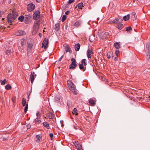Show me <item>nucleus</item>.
<instances>
[{"mask_svg": "<svg viewBox=\"0 0 150 150\" xmlns=\"http://www.w3.org/2000/svg\"><path fill=\"white\" fill-rule=\"evenodd\" d=\"M17 13L15 11H13L12 13H9L7 16V20L8 23H11L17 18Z\"/></svg>", "mask_w": 150, "mask_h": 150, "instance_id": "obj_1", "label": "nucleus"}, {"mask_svg": "<svg viewBox=\"0 0 150 150\" xmlns=\"http://www.w3.org/2000/svg\"><path fill=\"white\" fill-rule=\"evenodd\" d=\"M26 43V40L24 38H22L18 42V47L21 52L23 51V49Z\"/></svg>", "mask_w": 150, "mask_h": 150, "instance_id": "obj_2", "label": "nucleus"}, {"mask_svg": "<svg viewBox=\"0 0 150 150\" xmlns=\"http://www.w3.org/2000/svg\"><path fill=\"white\" fill-rule=\"evenodd\" d=\"M86 60L85 59H83L81 61V64H79V68L81 70L84 71L86 69Z\"/></svg>", "mask_w": 150, "mask_h": 150, "instance_id": "obj_3", "label": "nucleus"}, {"mask_svg": "<svg viewBox=\"0 0 150 150\" xmlns=\"http://www.w3.org/2000/svg\"><path fill=\"white\" fill-rule=\"evenodd\" d=\"M71 61L72 62L69 66V69H73L76 68L77 66V65L76 63V60L75 59L72 58L71 59Z\"/></svg>", "mask_w": 150, "mask_h": 150, "instance_id": "obj_4", "label": "nucleus"}, {"mask_svg": "<svg viewBox=\"0 0 150 150\" xmlns=\"http://www.w3.org/2000/svg\"><path fill=\"white\" fill-rule=\"evenodd\" d=\"M31 16L29 15H25L24 17V22L26 24H28L31 22Z\"/></svg>", "mask_w": 150, "mask_h": 150, "instance_id": "obj_5", "label": "nucleus"}, {"mask_svg": "<svg viewBox=\"0 0 150 150\" xmlns=\"http://www.w3.org/2000/svg\"><path fill=\"white\" fill-rule=\"evenodd\" d=\"M13 52V50L12 49L6 50L5 52V54L4 55V57H6V58L8 57H9Z\"/></svg>", "mask_w": 150, "mask_h": 150, "instance_id": "obj_6", "label": "nucleus"}, {"mask_svg": "<svg viewBox=\"0 0 150 150\" xmlns=\"http://www.w3.org/2000/svg\"><path fill=\"white\" fill-rule=\"evenodd\" d=\"M27 10L28 11L31 12L34 10L35 8V5L32 3L28 4L27 6Z\"/></svg>", "mask_w": 150, "mask_h": 150, "instance_id": "obj_7", "label": "nucleus"}, {"mask_svg": "<svg viewBox=\"0 0 150 150\" xmlns=\"http://www.w3.org/2000/svg\"><path fill=\"white\" fill-rule=\"evenodd\" d=\"M103 33H100L99 34V36L102 39H106L109 37V32H105Z\"/></svg>", "mask_w": 150, "mask_h": 150, "instance_id": "obj_8", "label": "nucleus"}, {"mask_svg": "<svg viewBox=\"0 0 150 150\" xmlns=\"http://www.w3.org/2000/svg\"><path fill=\"white\" fill-rule=\"evenodd\" d=\"M40 16V12L39 10L35 11L33 15V17L34 19L37 20L38 19Z\"/></svg>", "mask_w": 150, "mask_h": 150, "instance_id": "obj_9", "label": "nucleus"}, {"mask_svg": "<svg viewBox=\"0 0 150 150\" xmlns=\"http://www.w3.org/2000/svg\"><path fill=\"white\" fill-rule=\"evenodd\" d=\"M49 40H48L45 38L44 39L42 45V47H44V49H46L48 46Z\"/></svg>", "mask_w": 150, "mask_h": 150, "instance_id": "obj_10", "label": "nucleus"}, {"mask_svg": "<svg viewBox=\"0 0 150 150\" xmlns=\"http://www.w3.org/2000/svg\"><path fill=\"white\" fill-rule=\"evenodd\" d=\"M39 21H36L35 22L33 26V30L35 32V33H37L39 28Z\"/></svg>", "mask_w": 150, "mask_h": 150, "instance_id": "obj_11", "label": "nucleus"}, {"mask_svg": "<svg viewBox=\"0 0 150 150\" xmlns=\"http://www.w3.org/2000/svg\"><path fill=\"white\" fill-rule=\"evenodd\" d=\"M67 84L68 87L70 90L73 91L74 90V89L75 88V87L74 86V84L70 80L68 81Z\"/></svg>", "mask_w": 150, "mask_h": 150, "instance_id": "obj_12", "label": "nucleus"}, {"mask_svg": "<svg viewBox=\"0 0 150 150\" xmlns=\"http://www.w3.org/2000/svg\"><path fill=\"white\" fill-rule=\"evenodd\" d=\"M26 33L25 31L22 30H19L15 33V35L16 36L24 35Z\"/></svg>", "mask_w": 150, "mask_h": 150, "instance_id": "obj_13", "label": "nucleus"}, {"mask_svg": "<svg viewBox=\"0 0 150 150\" xmlns=\"http://www.w3.org/2000/svg\"><path fill=\"white\" fill-rule=\"evenodd\" d=\"M36 74H35L34 72H32L30 75V78L31 83H32L34 81V78L36 76Z\"/></svg>", "mask_w": 150, "mask_h": 150, "instance_id": "obj_14", "label": "nucleus"}, {"mask_svg": "<svg viewBox=\"0 0 150 150\" xmlns=\"http://www.w3.org/2000/svg\"><path fill=\"white\" fill-rule=\"evenodd\" d=\"M36 142L37 143H39L41 139V134L37 135L36 136Z\"/></svg>", "mask_w": 150, "mask_h": 150, "instance_id": "obj_15", "label": "nucleus"}, {"mask_svg": "<svg viewBox=\"0 0 150 150\" xmlns=\"http://www.w3.org/2000/svg\"><path fill=\"white\" fill-rule=\"evenodd\" d=\"M60 24L59 23L56 24L55 26L54 29L57 31H58L60 28Z\"/></svg>", "mask_w": 150, "mask_h": 150, "instance_id": "obj_16", "label": "nucleus"}, {"mask_svg": "<svg viewBox=\"0 0 150 150\" xmlns=\"http://www.w3.org/2000/svg\"><path fill=\"white\" fill-rule=\"evenodd\" d=\"M114 46L117 49H119L120 48V45L118 42H115L114 44Z\"/></svg>", "mask_w": 150, "mask_h": 150, "instance_id": "obj_17", "label": "nucleus"}, {"mask_svg": "<svg viewBox=\"0 0 150 150\" xmlns=\"http://www.w3.org/2000/svg\"><path fill=\"white\" fill-rule=\"evenodd\" d=\"M88 103L93 106L95 105L96 103L95 101L92 98H90L88 100Z\"/></svg>", "mask_w": 150, "mask_h": 150, "instance_id": "obj_18", "label": "nucleus"}, {"mask_svg": "<svg viewBox=\"0 0 150 150\" xmlns=\"http://www.w3.org/2000/svg\"><path fill=\"white\" fill-rule=\"evenodd\" d=\"M75 146L78 149H82V145L79 144L77 143L76 142H75Z\"/></svg>", "mask_w": 150, "mask_h": 150, "instance_id": "obj_19", "label": "nucleus"}, {"mask_svg": "<svg viewBox=\"0 0 150 150\" xmlns=\"http://www.w3.org/2000/svg\"><path fill=\"white\" fill-rule=\"evenodd\" d=\"M92 52L91 51V50L89 49H88L87 51V57L88 58H91V53H92Z\"/></svg>", "mask_w": 150, "mask_h": 150, "instance_id": "obj_20", "label": "nucleus"}, {"mask_svg": "<svg viewBox=\"0 0 150 150\" xmlns=\"http://www.w3.org/2000/svg\"><path fill=\"white\" fill-rule=\"evenodd\" d=\"M80 47V45L79 43H77L74 46L75 50L76 51H78Z\"/></svg>", "mask_w": 150, "mask_h": 150, "instance_id": "obj_21", "label": "nucleus"}, {"mask_svg": "<svg viewBox=\"0 0 150 150\" xmlns=\"http://www.w3.org/2000/svg\"><path fill=\"white\" fill-rule=\"evenodd\" d=\"M81 23V21L80 20H78L75 22L74 25L77 27H78L80 25Z\"/></svg>", "mask_w": 150, "mask_h": 150, "instance_id": "obj_22", "label": "nucleus"}, {"mask_svg": "<svg viewBox=\"0 0 150 150\" xmlns=\"http://www.w3.org/2000/svg\"><path fill=\"white\" fill-rule=\"evenodd\" d=\"M47 116L49 119H52L53 118L54 115L52 112H49L47 114Z\"/></svg>", "mask_w": 150, "mask_h": 150, "instance_id": "obj_23", "label": "nucleus"}, {"mask_svg": "<svg viewBox=\"0 0 150 150\" xmlns=\"http://www.w3.org/2000/svg\"><path fill=\"white\" fill-rule=\"evenodd\" d=\"M73 114L75 115H78V113L77 112V110L76 108H74L72 112Z\"/></svg>", "mask_w": 150, "mask_h": 150, "instance_id": "obj_24", "label": "nucleus"}, {"mask_svg": "<svg viewBox=\"0 0 150 150\" xmlns=\"http://www.w3.org/2000/svg\"><path fill=\"white\" fill-rule=\"evenodd\" d=\"M65 50L67 52H69L70 53H71V48L68 45H67L66 47H65Z\"/></svg>", "mask_w": 150, "mask_h": 150, "instance_id": "obj_25", "label": "nucleus"}, {"mask_svg": "<svg viewBox=\"0 0 150 150\" xmlns=\"http://www.w3.org/2000/svg\"><path fill=\"white\" fill-rule=\"evenodd\" d=\"M42 124L43 125L46 127L47 129H49L50 128L49 124L47 122H43Z\"/></svg>", "mask_w": 150, "mask_h": 150, "instance_id": "obj_26", "label": "nucleus"}, {"mask_svg": "<svg viewBox=\"0 0 150 150\" xmlns=\"http://www.w3.org/2000/svg\"><path fill=\"white\" fill-rule=\"evenodd\" d=\"M107 58L108 59H111L112 58V54L110 52H108L107 53Z\"/></svg>", "mask_w": 150, "mask_h": 150, "instance_id": "obj_27", "label": "nucleus"}, {"mask_svg": "<svg viewBox=\"0 0 150 150\" xmlns=\"http://www.w3.org/2000/svg\"><path fill=\"white\" fill-rule=\"evenodd\" d=\"M129 18V15L128 14L126 16L123 17V19L125 21L128 20Z\"/></svg>", "mask_w": 150, "mask_h": 150, "instance_id": "obj_28", "label": "nucleus"}, {"mask_svg": "<svg viewBox=\"0 0 150 150\" xmlns=\"http://www.w3.org/2000/svg\"><path fill=\"white\" fill-rule=\"evenodd\" d=\"M22 105L23 106H24L26 105V99L23 98L22 99Z\"/></svg>", "mask_w": 150, "mask_h": 150, "instance_id": "obj_29", "label": "nucleus"}, {"mask_svg": "<svg viewBox=\"0 0 150 150\" xmlns=\"http://www.w3.org/2000/svg\"><path fill=\"white\" fill-rule=\"evenodd\" d=\"M123 27V25L122 23H120L117 26L119 29L121 30Z\"/></svg>", "mask_w": 150, "mask_h": 150, "instance_id": "obj_30", "label": "nucleus"}, {"mask_svg": "<svg viewBox=\"0 0 150 150\" xmlns=\"http://www.w3.org/2000/svg\"><path fill=\"white\" fill-rule=\"evenodd\" d=\"M77 6L79 8L82 9V7H83V3H80L78 4Z\"/></svg>", "mask_w": 150, "mask_h": 150, "instance_id": "obj_31", "label": "nucleus"}, {"mask_svg": "<svg viewBox=\"0 0 150 150\" xmlns=\"http://www.w3.org/2000/svg\"><path fill=\"white\" fill-rule=\"evenodd\" d=\"M0 82L1 85H4L7 82V81L6 79H5L3 81L2 80H0Z\"/></svg>", "mask_w": 150, "mask_h": 150, "instance_id": "obj_32", "label": "nucleus"}, {"mask_svg": "<svg viewBox=\"0 0 150 150\" xmlns=\"http://www.w3.org/2000/svg\"><path fill=\"white\" fill-rule=\"evenodd\" d=\"M5 88L7 90H10L11 88V87L9 84L6 85L5 86Z\"/></svg>", "mask_w": 150, "mask_h": 150, "instance_id": "obj_33", "label": "nucleus"}, {"mask_svg": "<svg viewBox=\"0 0 150 150\" xmlns=\"http://www.w3.org/2000/svg\"><path fill=\"white\" fill-rule=\"evenodd\" d=\"M24 17L23 16H21L18 18V20L21 21H22L24 20Z\"/></svg>", "mask_w": 150, "mask_h": 150, "instance_id": "obj_34", "label": "nucleus"}, {"mask_svg": "<svg viewBox=\"0 0 150 150\" xmlns=\"http://www.w3.org/2000/svg\"><path fill=\"white\" fill-rule=\"evenodd\" d=\"M11 100L13 102V104H14L16 103V97L15 96H13L11 99Z\"/></svg>", "mask_w": 150, "mask_h": 150, "instance_id": "obj_35", "label": "nucleus"}, {"mask_svg": "<svg viewBox=\"0 0 150 150\" xmlns=\"http://www.w3.org/2000/svg\"><path fill=\"white\" fill-rule=\"evenodd\" d=\"M28 47L29 48L31 49L33 47V45L31 43H28Z\"/></svg>", "mask_w": 150, "mask_h": 150, "instance_id": "obj_36", "label": "nucleus"}, {"mask_svg": "<svg viewBox=\"0 0 150 150\" xmlns=\"http://www.w3.org/2000/svg\"><path fill=\"white\" fill-rule=\"evenodd\" d=\"M28 107V104H26V105H25V107L24 109V112L25 113H26L27 112Z\"/></svg>", "mask_w": 150, "mask_h": 150, "instance_id": "obj_37", "label": "nucleus"}, {"mask_svg": "<svg viewBox=\"0 0 150 150\" xmlns=\"http://www.w3.org/2000/svg\"><path fill=\"white\" fill-rule=\"evenodd\" d=\"M119 53H120V51H119V50H118V49H117V50H116L115 51V54L117 57H119L118 54Z\"/></svg>", "mask_w": 150, "mask_h": 150, "instance_id": "obj_38", "label": "nucleus"}, {"mask_svg": "<svg viewBox=\"0 0 150 150\" xmlns=\"http://www.w3.org/2000/svg\"><path fill=\"white\" fill-rule=\"evenodd\" d=\"M67 18V16L66 15H63L62 19V21L63 22Z\"/></svg>", "mask_w": 150, "mask_h": 150, "instance_id": "obj_39", "label": "nucleus"}, {"mask_svg": "<svg viewBox=\"0 0 150 150\" xmlns=\"http://www.w3.org/2000/svg\"><path fill=\"white\" fill-rule=\"evenodd\" d=\"M146 50H150V43H148L146 45Z\"/></svg>", "mask_w": 150, "mask_h": 150, "instance_id": "obj_40", "label": "nucleus"}, {"mask_svg": "<svg viewBox=\"0 0 150 150\" xmlns=\"http://www.w3.org/2000/svg\"><path fill=\"white\" fill-rule=\"evenodd\" d=\"M36 115L37 116V118H40L41 116V115L39 112H37Z\"/></svg>", "mask_w": 150, "mask_h": 150, "instance_id": "obj_41", "label": "nucleus"}, {"mask_svg": "<svg viewBox=\"0 0 150 150\" xmlns=\"http://www.w3.org/2000/svg\"><path fill=\"white\" fill-rule=\"evenodd\" d=\"M71 91L73 92L74 94L75 95H76L78 94V92L77 91H76L75 88L74 89V90Z\"/></svg>", "mask_w": 150, "mask_h": 150, "instance_id": "obj_42", "label": "nucleus"}, {"mask_svg": "<svg viewBox=\"0 0 150 150\" xmlns=\"http://www.w3.org/2000/svg\"><path fill=\"white\" fill-rule=\"evenodd\" d=\"M132 30V28L131 27H127L126 28V31H129L130 30Z\"/></svg>", "mask_w": 150, "mask_h": 150, "instance_id": "obj_43", "label": "nucleus"}, {"mask_svg": "<svg viewBox=\"0 0 150 150\" xmlns=\"http://www.w3.org/2000/svg\"><path fill=\"white\" fill-rule=\"evenodd\" d=\"M147 56H149V57L150 56V50H147Z\"/></svg>", "mask_w": 150, "mask_h": 150, "instance_id": "obj_44", "label": "nucleus"}, {"mask_svg": "<svg viewBox=\"0 0 150 150\" xmlns=\"http://www.w3.org/2000/svg\"><path fill=\"white\" fill-rule=\"evenodd\" d=\"M75 1V0H69L68 1V3L71 4Z\"/></svg>", "mask_w": 150, "mask_h": 150, "instance_id": "obj_45", "label": "nucleus"}, {"mask_svg": "<svg viewBox=\"0 0 150 150\" xmlns=\"http://www.w3.org/2000/svg\"><path fill=\"white\" fill-rule=\"evenodd\" d=\"M35 120L38 123H40L41 122V120L38 119V118H37V119H35Z\"/></svg>", "mask_w": 150, "mask_h": 150, "instance_id": "obj_46", "label": "nucleus"}, {"mask_svg": "<svg viewBox=\"0 0 150 150\" xmlns=\"http://www.w3.org/2000/svg\"><path fill=\"white\" fill-rule=\"evenodd\" d=\"M67 105L68 107H70L71 105V102L69 101L67 103Z\"/></svg>", "mask_w": 150, "mask_h": 150, "instance_id": "obj_47", "label": "nucleus"}, {"mask_svg": "<svg viewBox=\"0 0 150 150\" xmlns=\"http://www.w3.org/2000/svg\"><path fill=\"white\" fill-rule=\"evenodd\" d=\"M49 136H50V137L51 138V139L52 140V138L53 137V134L52 133H51L50 134Z\"/></svg>", "mask_w": 150, "mask_h": 150, "instance_id": "obj_48", "label": "nucleus"}, {"mask_svg": "<svg viewBox=\"0 0 150 150\" xmlns=\"http://www.w3.org/2000/svg\"><path fill=\"white\" fill-rule=\"evenodd\" d=\"M31 127L30 125V124H28L27 125V129H30Z\"/></svg>", "mask_w": 150, "mask_h": 150, "instance_id": "obj_49", "label": "nucleus"}, {"mask_svg": "<svg viewBox=\"0 0 150 150\" xmlns=\"http://www.w3.org/2000/svg\"><path fill=\"white\" fill-rule=\"evenodd\" d=\"M70 11H67L65 12V14L67 15H68L70 13Z\"/></svg>", "mask_w": 150, "mask_h": 150, "instance_id": "obj_50", "label": "nucleus"}, {"mask_svg": "<svg viewBox=\"0 0 150 150\" xmlns=\"http://www.w3.org/2000/svg\"><path fill=\"white\" fill-rule=\"evenodd\" d=\"M63 56H64V55H62V56L60 57V58L59 59V60H58V61H60L61 60H62V59L63 58Z\"/></svg>", "mask_w": 150, "mask_h": 150, "instance_id": "obj_51", "label": "nucleus"}, {"mask_svg": "<svg viewBox=\"0 0 150 150\" xmlns=\"http://www.w3.org/2000/svg\"><path fill=\"white\" fill-rule=\"evenodd\" d=\"M120 21H122V20L119 18H117L116 19V21H120Z\"/></svg>", "mask_w": 150, "mask_h": 150, "instance_id": "obj_52", "label": "nucleus"}, {"mask_svg": "<svg viewBox=\"0 0 150 150\" xmlns=\"http://www.w3.org/2000/svg\"><path fill=\"white\" fill-rule=\"evenodd\" d=\"M37 2H40L41 1V0H36Z\"/></svg>", "mask_w": 150, "mask_h": 150, "instance_id": "obj_53", "label": "nucleus"}, {"mask_svg": "<svg viewBox=\"0 0 150 150\" xmlns=\"http://www.w3.org/2000/svg\"><path fill=\"white\" fill-rule=\"evenodd\" d=\"M109 23H110L111 24H112L114 23V22H113V21H110V22Z\"/></svg>", "mask_w": 150, "mask_h": 150, "instance_id": "obj_54", "label": "nucleus"}, {"mask_svg": "<svg viewBox=\"0 0 150 150\" xmlns=\"http://www.w3.org/2000/svg\"><path fill=\"white\" fill-rule=\"evenodd\" d=\"M74 128L76 129H77V126H74Z\"/></svg>", "mask_w": 150, "mask_h": 150, "instance_id": "obj_55", "label": "nucleus"}, {"mask_svg": "<svg viewBox=\"0 0 150 150\" xmlns=\"http://www.w3.org/2000/svg\"><path fill=\"white\" fill-rule=\"evenodd\" d=\"M31 91H32V90L31 91H29V93L28 95V97H29V96H30V93L31 92Z\"/></svg>", "mask_w": 150, "mask_h": 150, "instance_id": "obj_56", "label": "nucleus"}, {"mask_svg": "<svg viewBox=\"0 0 150 150\" xmlns=\"http://www.w3.org/2000/svg\"><path fill=\"white\" fill-rule=\"evenodd\" d=\"M114 59L115 60V61H117V57H115V59Z\"/></svg>", "mask_w": 150, "mask_h": 150, "instance_id": "obj_57", "label": "nucleus"}, {"mask_svg": "<svg viewBox=\"0 0 150 150\" xmlns=\"http://www.w3.org/2000/svg\"><path fill=\"white\" fill-rule=\"evenodd\" d=\"M3 13H4V12L3 11H0V14H2Z\"/></svg>", "mask_w": 150, "mask_h": 150, "instance_id": "obj_58", "label": "nucleus"}, {"mask_svg": "<svg viewBox=\"0 0 150 150\" xmlns=\"http://www.w3.org/2000/svg\"><path fill=\"white\" fill-rule=\"evenodd\" d=\"M6 138H3V141H5L6 140Z\"/></svg>", "mask_w": 150, "mask_h": 150, "instance_id": "obj_59", "label": "nucleus"}, {"mask_svg": "<svg viewBox=\"0 0 150 150\" xmlns=\"http://www.w3.org/2000/svg\"><path fill=\"white\" fill-rule=\"evenodd\" d=\"M117 21H113L114 23H115V24H116V23H117Z\"/></svg>", "mask_w": 150, "mask_h": 150, "instance_id": "obj_60", "label": "nucleus"}, {"mask_svg": "<svg viewBox=\"0 0 150 150\" xmlns=\"http://www.w3.org/2000/svg\"><path fill=\"white\" fill-rule=\"evenodd\" d=\"M41 35H42V34H41V33H39V35L40 36H41Z\"/></svg>", "mask_w": 150, "mask_h": 150, "instance_id": "obj_61", "label": "nucleus"}, {"mask_svg": "<svg viewBox=\"0 0 150 150\" xmlns=\"http://www.w3.org/2000/svg\"><path fill=\"white\" fill-rule=\"evenodd\" d=\"M89 41H90V42H93V41H92V40H91L90 39V38H89Z\"/></svg>", "mask_w": 150, "mask_h": 150, "instance_id": "obj_62", "label": "nucleus"}, {"mask_svg": "<svg viewBox=\"0 0 150 150\" xmlns=\"http://www.w3.org/2000/svg\"><path fill=\"white\" fill-rule=\"evenodd\" d=\"M132 16H134V17H135V14H134H134H133Z\"/></svg>", "mask_w": 150, "mask_h": 150, "instance_id": "obj_63", "label": "nucleus"}]
</instances>
